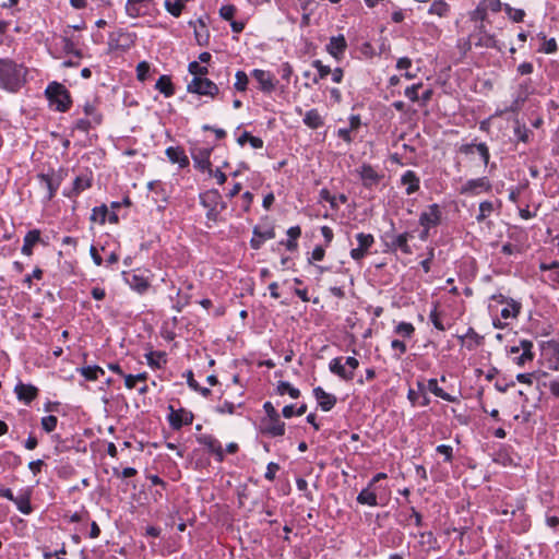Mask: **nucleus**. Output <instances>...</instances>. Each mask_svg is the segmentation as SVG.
<instances>
[{
  "instance_id": "603ef678",
  "label": "nucleus",
  "mask_w": 559,
  "mask_h": 559,
  "mask_svg": "<svg viewBox=\"0 0 559 559\" xmlns=\"http://www.w3.org/2000/svg\"><path fill=\"white\" fill-rule=\"evenodd\" d=\"M429 319H430L431 323L433 324V326L436 329H438L439 331H444L445 330V326L443 325L442 321L439 318V312L437 311V308H435L430 312Z\"/></svg>"
},
{
  "instance_id": "9d476101",
  "label": "nucleus",
  "mask_w": 559,
  "mask_h": 559,
  "mask_svg": "<svg viewBox=\"0 0 559 559\" xmlns=\"http://www.w3.org/2000/svg\"><path fill=\"white\" fill-rule=\"evenodd\" d=\"M169 423L174 429H179L183 425H190L193 421V415L191 412L183 408L175 411L170 407Z\"/></svg>"
},
{
  "instance_id": "6ab92c4d",
  "label": "nucleus",
  "mask_w": 559,
  "mask_h": 559,
  "mask_svg": "<svg viewBox=\"0 0 559 559\" xmlns=\"http://www.w3.org/2000/svg\"><path fill=\"white\" fill-rule=\"evenodd\" d=\"M200 442L214 453L218 461H223L224 451L221 442L213 436H202Z\"/></svg>"
},
{
  "instance_id": "49530a36",
  "label": "nucleus",
  "mask_w": 559,
  "mask_h": 559,
  "mask_svg": "<svg viewBox=\"0 0 559 559\" xmlns=\"http://www.w3.org/2000/svg\"><path fill=\"white\" fill-rule=\"evenodd\" d=\"M514 133L518 140L522 142L528 141L530 130L524 124H520L519 121H516V126L514 127Z\"/></svg>"
},
{
  "instance_id": "774afa93",
  "label": "nucleus",
  "mask_w": 559,
  "mask_h": 559,
  "mask_svg": "<svg viewBox=\"0 0 559 559\" xmlns=\"http://www.w3.org/2000/svg\"><path fill=\"white\" fill-rule=\"evenodd\" d=\"M550 272L551 280L559 284V264H554L550 267Z\"/></svg>"
},
{
  "instance_id": "4d7b16f0",
  "label": "nucleus",
  "mask_w": 559,
  "mask_h": 559,
  "mask_svg": "<svg viewBox=\"0 0 559 559\" xmlns=\"http://www.w3.org/2000/svg\"><path fill=\"white\" fill-rule=\"evenodd\" d=\"M193 159H194V163L198 165V167L201 169H205L210 166L207 152H205L202 157L193 156Z\"/></svg>"
},
{
  "instance_id": "680f3d73",
  "label": "nucleus",
  "mask_w": 559,
  "mask_h": 559,
  "mask_svg": "<svg viewBox=\"0 0 559 559\" xmlns=\"http://www.w3.org/2000/svg\"><path fill=\"white\" fill-rule=\"evenodd\" d=\"M391 347L395 350H399V356H397L399 358L401 357V355H403L406 352L405 343L400 340H393L391 342Z\"/></svg>"
},
{
  "instance_id": "f03ea898",
  "label": "nucleus",
  "mask_w": 559,
  "mask_h": 559,
  "mask_svg": "<svg viewBox=\"0 0 559 559\" xmlns=\"http://www.w3.org/2000/svg\"><path fill=\"white\" fill-rule=\"evenodd\" d=\"M359 367V361L355 357H336L330 361L329 369L332 373L342 380L350 381L354 379L355 370Z\"/></svg>"
},
{
  "instance_id": "6e6d98bb",
  "label": "nucleus",
  "mask_w": 559,
  "mask_h": 559,
  "mask_svg": "<svg viewBox=\"0 0 559 559\" xmlns=\"http://www.w3.org/2000/svg\"><path fill=\"white\" fill-rule=\"evenodd\" d=\"M481 4L487 9V11L490 10L492 12H498L501 8L500 0H484L481 1Z\"/></svg>"
},
{
  "instance_id": "79ce46f5",
  "label": "nucleus",
  "mask_w": 559,
  "mask_h": 559,
  "mask_svg": "<svg viewBox=\"0 0 559 559\" xmlns=\"http://www.w3.org/2000/svg\"><path fill=\"white\" fill-rule=\"evenodd\" d=\"M235 78V88L240 92L246 91L249 82L248 75L243 71H237Z\"/></svg>"
},
{
  "instance_id": "393cba45",
  "label": "nucleus",
  "mask_w": 559,
  "mask_h": 559,
  "mask_svg": "<svg viewBox=\"0 0 559 559\" xmlns=\"http://www.w3.org/2000/svg\"><path fill=\"white\" fill-rule=\"evenodd\" d=\"M155 87L156 90H158L162 94H164L166 97H170L174 95L175 93V90H174V85L171 83V80L169 76L167 75H162L156 84H155Z\"/></svg>"
},
{
  "instance_id": "f704fd0d",
  "label": "nucleus",
  "mask_w": 559,
  "mask_h": 559,
  "mask_svg": "<svg viewBox=\"0 0 559 559\" xmlns=\"http://www.w3.org/2000/svg\"><path fill=\"white\" fill-rule=\"evenodd\" d=\"M81 373L85 379H87L90 381H94V380H97L99 378V376L104 374L105 372L98 366H87V367L82 368Z\"/></svg>"
},
{
  "instance_id": "09e8293b",
  "label": "nucleus",
  "mask_w": 559,
  "mask_h": 559,
  "mask_svg": "<svg viewBox=\"0 0 559 559\" xmlns=\"http://www.w3.org/2000/svg\"><path fill=\"white\" fill-rule=\"evenodd\" d=\"M235 13H236V7L233 4H226L219 9L221 17L226 21H231Z\"/></svg>"
},
{
  "instance_id": "412c9836",
  "label": "nucleus",
  "mask_w": 559,
  "mask_h": 559,
  "mask_svg": "<svg viewBox=\"0 0 559 559\" xmlns=\"http://www.w3.org/2000/svg\"><path fill=\"white\" fill-rule=\"evenodd\" d=\"M40 233L37 229H33L26 234L24 237V245L22 247V253L25 255H31L33 247L39 241Z\"/></svg>"
},
{
  "instance_id": "4be33fe9",
  "label": "nucleus",
  "mask_w": 559,
  "mask_h": 559,
  "mask_svg": "<svg viewBox=\"0 0 559 559\" xmlns=\"http://www.w3.org/2000/svg\"><path fill=\"white\" fill-rule=\"evenodd\" d=\"M15 392L20 400H23L27 403L33 401L37 395V389L31 384L20 383L16 385Z\"/></svg>"
},
{
  "instance_id": "4c0bfd02",
  "label": "nucleus",
  "mask_w": 559,
  "mask_h": 559,
  "mask_svg": "<svg viewBox=\"0 0 559 559\" xmlns=\"http://www.w3.org/2000/svg\"><path fill=\"white\" fill-rule=\"evenodd\" d=\"M520 304L512 301L501 310V317L503 319L515 318L520 312Z\"/></svg>"
},
{
  "instance_id": "e433bc0d",
  "label": "nucleus",
  "mask_w": 559,
  "mask_h": 559,
  "mask_svg": "<svg viewBox=\"0 0 559 559\" xmlns=\"http://www.w3.org/2000/svg\"><path fill=\"white\" fill-rule=\"evenodd\" d=\"M493 211V204L490 201H484L479 204V213L476 216L478 222L485 221Z\"/></svg>"
},
{
  "instance_id": "f3484780",
  "label": "nucleus",
  "mask_w": 559,
  "mask_h": 559,
  "mask_svg": "<svg viewBox=\"0 0 559 559\" xmlns=\"http://www.w3.org/2000/svg\"><path fill=\"white\" fill-rule=\"evenodd\" d=\"M166 155L173 164H178L181 168L189 165V158L180 147H168L166 150Z\"/></svg>"
},
{
  "instance_id": "39448f33",
  "label": "nucleus",
  "mask_w": 559,
  "mask_h": 559,
  "mask_svg": "<svg viewBox=\"0 0 559 559\" xmlns=\"http://www.w3.org/2000/svg\"><path fill=\"white\" fill-rule=\"evenodd\" d=\"M471 17L474 21L481 22V24L478 26V31H479V33L484 34V37L479 38V41L476 43V45H478V46H486V47L492 46L493 45V38L491 36H489V35H486L485 25L483 24V22L487 17V9L481 4V2H479L477 8L472 12Z\"/></svg>"
},
{
  "instance_id": "ea45409f",
  "label": "nucleus",
  "mask_w": 559,
  "mask_h": 559,
  "mask_svg": "<svg viewBox=\"0 0 559 559\" xmlns=\"http://www.w3.org/2000/svg\"><path fill=\"white\" fill-rule=\"evenodd\" d=\"M189 72L193 75V78H204L209 73V69L204 66H201L197 61H192L189 63Z\"/></svg>"
},
{
  "instance_id": "8fccbe9b",
  "label": "nucleus",
  "mask_w": 559,
  "mask_h": 559,
  "mask_svg": "<svg viewBox=\"0 0 559 559\" xmlns=\"http://www.w3.org/2000/svg\"><path fill=\"white\" fill-rule=\"evenodd\" d=\"M150 72V64L146 61H142L136 66V76L140 81H145Z\"/></svg>"
},
{
  "instance_id": "cd10ccee",
  "label": "nucleus",
  "mask_w": 559,
  "mask_h": 559,
  "mask_svg": "<svg viewBox=\"0 0 559 559\" xmlns=\"http://www.w3.org/2000/svg\"><path fill=\"white\" fill-rule=\"evenodd\" d=\"M428 390L431 393H433L436 396L441 397L444 401H448V402H455L456 401V399L454 396L448 394L447 392L443 391V389H441L438 385L437 379L428 380Z\"/></svg>"
},
{
  "instance_id": "13d9d810",
  "label": "nucleus",
  "mask_w": 559,
  "mask_h": 559,
  "mask_svg": "<svg viewBox=\"0 0 559 559\" xmlns=\"http://www.w3.org/2000/svg\"><path fill=\"white\" fill-rule=\"evenodd\" d=\"M278 465L276 463H269L265 472V478L269 480H273L275 478V475L278 471Z\"/></svg>"
},
{
  "instance_id": "6e6552de",
  "label": "nucleus",
  "mask_w": 559,
  "mask_h": 559,
  "mask_svg": "<svg viewBox=\"0 0 559 559\" xmlns=\"http://www.w3.org/2000/svg\"><path fill=\"white\" fill-rule=\"evenodd\" d=\"M491 189L490 181L486 177L471 179L466 181L462 188L461 193L463 194H478L483 191H489Z\"/></svg>"
},
{
  "instance_id": "5701e85b",
  "label": "nucleus",
  "mask_w": 559,
  "mask_h": 559,
  "mask_svg": "<svg viewBox=\"0 0 559 559\" xmlns=\"http://www.w3.org/2000/svg\"><path fill=\"white\" fill-rule=\"evenodd\" d=\"M402 183L406 186V193L412 194L416 192L419 188V179L416 177L415 173L412 170H407L402 176Z\"/></svg>"
},
{
  "instance_id": "864d4df0",
  "label": "nucleus",
  "mask_w": 559,
  "mask_h": 559,
  "mask_svg": "<svg viewBox=\"0 0 559 559\" xmlns=\"http://www.w3.org/2000/svg\"><path fill=\"white\" fill-rule=\"evenodd\" d=\"M475 148L478 152V154L480 155L484 164L487 165L489 162V157H490L489 150H488L487 145L485 143H479V144L475 145Z\"/></svg>"
},
{
  "instance_id": "72a5a7b5",
  "label": "nucleus",
  "mask_w": 559,
  "mask_h": 559,
  "mask_svg": "<svg viewBox=\"0 0 559 559\" xmlns=\"http://www.w3.org/2000/svg\"><path fill=\"white\" fill-rule=\"evenodd\" d=\"M277 393L280 395L288 394L292 399H298L300 395V391L286 381L278 382Z\"/></svg>"
},
{
  "instance_id": "bb28decb",
  "label": "nucleus",
  "mask_w": 559,
  "mask_h": 559,
  "mask_svg": "<svg viewBox=\"0 0 559 559\" xmlns=\"http://www.w3.org/2000/svg\"><path fill=\"white\" fill-rule=\"evenodd\" d=\"M371 487H367L362 489L357 496V501L360 504H367L370 507H376L378 504L377 495L370 490Z\"/></svg>"
},
{
  "instance_id": "9b49d317",
  "label": "nucleus",
  "mask_w": 559,
  "mask_h": 559,
  "mask_svg": "<svg viewBox=\"0 0 559 559\" xmlns=\"http://www.w3.org/2000/svg\"><path fill=\"white\" fill-rule=\"evenodd\" d=\"M347 48L346 39L343 35L333 36L326 45V51L336 60H341Z\"/></svg>"
},
{
  "instance_id": "ddd939ff",
  "label": "nucleus",
  "mask_w": 559,
  "mask_h": 559,
  "mask_svg": "<svg viewBox=\"0 0 559 559\" xmlns=\"http://www.w3.org/2000/svg\"><path fill=\"white\" fill-rule=\"evenodd\" d=\"M313 395L322 411L329 412L336 404V397L325 392L321 386L313 389Z\"/></svg>"
},
{
  "instance_id": "dca6fc26",
  "label": "nucleus",
  "mask_w": 559,
  "mask_h": 559,
  "mask_svg": "<svg viewBox=\"0 0 559 559\" xmlns=\"http://www.w3.org/2000/svg\"><path fill=\"white\" fill-rule=\"evenodd\" d=\"M189 24L194 29V36H195L197 43L200 46H206L209 44L210 33H209L205 22L202 19H199L195 22H192V21L189 22Z\"/></svg>"
},
{
  "instance_id": "473e14b6",
  "label": "nucleus",
  "mask_w": 559,
  "mask_h": 559,
  "mask_svg": "<svg viewBox=\"0 0 559 559\" xmlns=\"http://www.w3.org/2000/svg\"><path fill=\"white\" fill-rule=\"evenodd\" d=\"M392 247L394 249H400L404 253H411V247L408 246V234H400L395 236L394 240L392 241Z\"/></svg>"
},
{
  "instance_id": "7c9ffc66",
  "label": "nucleus",
  "mask_w": 559,
  "mask_h": 559,
  "mask_svg": "<svg viewBox=\"0 0 559 559\" xmlns=\"http://www.w3.org/2000/svg\"><path fill=\"white\" fill-rule=\"evenodd\" d=\"M127 281L131 288L138 293H144L148 287L147 280L136 274L131 275Z\"/></svg>"
},
{
  "instance_id": "37998d69",
  "label": "nucleus",
  "mask_w": 559,
  "mask_h": 559,
  "mask_svg": "<svg viewBox=\"0 0 559 559\" xmlns=\"http://www.w3.org/2000/svg\"><path fill=\"white\" fill-rule=\"evenodd\" d=\"M58 418L53 415H48L41 418V427L45 431L51 432L56 429Z\"/></svg>"
},
{
  "instance_id": "f257e3e1",
  "label": "nucleus",
  "mask_w": 559,
  "mask_h": 559,
  "mask_svg": "<svg viewBox=\"0 0 559 559\" xmlns=\"http://www.w3.org/2000/svg\"><path fill=\"white\" fill-rule=\"evenodd\" d=\"M25 69L11 60H0V87L16 92L25 81Z\"/></svg>"
},
{
  "instance_id": "7ed1b4c3",
  "label": "nucleus",
  "mask_w": 559,
  "mask_h": 559,
  "mask_svg": "<svg viewBox=\"0 0 559 559\" xmlns=\"http://www.w3.org/2000/svg\"><path fill=\"white\" fill-rule=\"evenodd\" d=\"M46 95L50 103L59 111H66L70 106V95L66 87L59 83H50L46 88Z\"/></svg>"
},
{
  "instance_id": "c9c22d12",
  "label": "nucleus",
  "mask_w": 559,
  "mask_h": 559,
  "mask_svg": "<svg viewBox=\"0 0 559 559\" xmlns=\"http://www.w3.org/2000/svg\"><path fill=\"white\" fill-rule=\"evenodd\" d=\"M108 210L106 205L94 207L91 214V221L99 224L106 222Z\"/></svg>"
},
{
  "instance_id": "338daca9",
  "label": "nucleus",
  "mask_w": 559,
  "mask_h": 559,
  "mask_svg": "<svg viewBox=\"0 0 559 559\" xmlns=\"http://www.w3.org/2000/svg\"><path fill=\"white\" fill-rule=\"evenodd\" d=\"M44 465V461L41 460H37V461H32L28 463V468L34 473V474H37L40 472L41 467Z\"/></svg>"
},
{
  "instance_id": "a18cd8bd",
  "label": "nucleus",
  "mask_w": 559,
  "mask_h": 559,
  "mask_svg": "<svg viewBox=\"0 0 559 559\" xmlns=\"http://www.w3.org/2000/svg\"><path fill=\"white\" fill-rule=\"evenodd\" d=\"M146 380V373H139V374H128L124 376V384L128 389H133L138 381H145Z\"/></svg>"
},
{
  "instance_id": "b1692460",
  "label": "nucleus",
  "mask_w": 559,
  "mask_h": 559,
  "mask_svg": "<svg viewBox=\"0 0 559 559\" xmlns=\"http://www.w3.org/2000/svg\"><path fill=\"white\" fill-rule=\"evenodd\" d=\"M359 174L364 185L367 187L376 185L379 180L377 171L370 165H364Z\"/></svg>"
},
{
  "instance_id": "20e7f679",
  "label": "nucleus",
  "mask_w": 559,
  "mask_h": 559,
  "mask_svg": "<svg viewBox=\"0 0 559 559\" xmlns=\"http://www.w3.org/2000/svg\"><path fill=\"white\" fill-rule=\"evenodd\" d=\"M188 91L199 95L215 97L218 94V86L206 78H193L188 84Z\"/></svg>"
},
{
  "instance_id": "3c124183",
  "label": "nucleus",
  "mask_w": 559,
  "mask_h": 559,
  "mask_svg": "<svg viewBox=\"0 0 559 559\" xmlns=\"http://www.w3.org/2000/svg\"><path fill=\"white\" fill-rule=\"evenodd\" d=\"M312 66L318 70L319 79H324L331 73L330 67L324 66L320 60H314Z\"/></svg>"
},
{
  "instance_id": "c03bdc74",
  "label": "nucleus",
  "mask_w": 559,
  "mask_h": 559,
  "mask_svg": "<svg viewBox=\"0 0 559 559\" xmlns=\"http://www.w3.org/2000/svg\"><path fill=\"white\" fill-rule=\"evenodd\" d=\"M91 187V179L87 177H76L73 183L75 193H80Z\"/></svg>"
},
{
  "instance_id": "a211bd4d",
  "label": "nucleus",
  "mask_w": 559,
  "mask_h": 559,
  "mask_svg": "<svg viewBox=\"0 0 559 559\" xmlns=\"http://www.w3.org/2000/svg\"><path fill=\"white\" fill-rule=\"evenodd\" d=\"M38 179L40 181L41 188L47 191V199H52L59 188V180L46 174H40Z\"/></svg>"
},
{
  "instance_id": "423d86ee",
  "label": "nucleus",
  "mask_w": 559,
  "mask_h": 559,
  "mask_svg": "<svg viewBox=\"0 0 559 559\" xmlns=\"http://www.w3.org/2000/svg\"><path fill=\"white\" fill-rule=\"evenodd\" d=\"M358 247L350 250V257L355 261L361 260L368 252V250L374 243V238L371 234L359 233L356 236Z\"/></svg>"
},
{
  "instance_id": "5fc2aeb1",
  "label": "nucleus",
  "mask_w": 559,
  "mask_h": 559,
  "mask_svg": "<svg viewBox=\"0 0 559 559\" xmlns=\"http://www.w3.org/2000/svg\"><path fill=\"white\" fill-rule=\"evenodd\" d=\"M421 85L420 84H414L405 90V96L411 99L412 102L418 100V90Z\"/></svg>"
},
{
  "instance_id": "1a4fd4ad",
  "label": "nucleus",
  "mask_w": 559,
  "mask_h": 559,
  "mask_svg": "<svg viewBox=\"0 0 559 559\" xmlns=\"http://www.w3.org/2000/svg\"><path fill=\"white\" fill-rule=\"evenodd\" d=\"M153 0H127L126 13L130 17H139L148 13Z\"/></svg>"
},
{
  "instance_id": "2eb2a0df",
  "label": "nucleus",
  "mask_w": 559,
  "mask_h": 559,
  "mask_svg": "<svg viewBox=\"0 0 559 559\" xmlns=\"http://www.w3.org/2000/svg\"><path fill=\"white\" fill-rule=\"evenodd\" d=\"M200 200L201 204L206 209L221 207V210H224L226 207L221 194L216 190L206 191L200 195Z\"/></svg>"
},
{
  "instance_id": "69168bd1",
  "label": "nucleus",
  "mask_w": 559,
  "mask_h": 559,
  "mask_svg": "<svg viewBox=\"0 0 559 559\" xmlns=\"http://www.w3.org/2000/svg\"><path fill=\"white\" fill-rule=\"evenodd\" d=\"M325 251L322 247H316L311 252V260L321 261L323 260Z\"/></svg>"
},
{
  "instance_id": "c85d7f7f",
  "label": "nucleus",
  "mask_w": 559,
  "mask_h": 559,
  "mask_svg": "<svg viewBox=\"0 0 559 559\" xmlns=\"http://www.w3.org/2000/svg\"><path fill=\"white\" fill-rule=\"evenodd\" d=\"M20 512L23 514H29L32 512L29 495L27 492H23L15 497L13 501Z\"/></svg>"
},
{
  "instance_id": "a19ab883",
  "label": "nucleus",
  "mask_w": 559,
  "mask_h": 559,
  "mask_svg": "<svg viewBox=\"0 0 559 559\" xmlns=\"http://www.w3.org/2000/svg\"><path fill=\"white\" fill-rule=\"evenodd\" d=\"M62 43H63L62 48H63V50H64L67 53H72V55H74V56H75V57H78V58H82V52H81V50H78V49L75 48V43L73 41V39H71V38H69V37H67V36H64V37L62 38Z\"/></svg>"
},
{
  "instance_id": "aec40b11",
  "label": "nucleus",
  "mask_w": 559,
  "mask_h": 559,
  "mask_svg": "<svg viewBox=\"0 0 559 559\" xmlns=\"http://www.w3.org/2000/svg\"><path fill=\"white\" fill-rule=\"evenodd\" d=\"M521 348H522V354L515 358V362L519 366H524L527 361H531L534 358V353L532 350L533 343L531 341L523 340V341H521Z\"/></svg>"
},
{
  "instance_id": "f8f14e48",
  "label": "nucleus",
  "mask_w": 559,
  "mask_h": 559,
  "mask_svg": "<svg viewBox=\"0 0 559 559\" xmlns=\"http://www.w3.org/2000/svg\"><path fill=\"white\" fill-rule=\"evenodd\" d=\"M263 431L272 437L283 436L285 433V424L280 419V415L264 419Z\"/></svg>"
},
{
  "instance_id": "58836bf2",
  "label": "nucleus",
  "mask_w": 559,
  "mask_h": 559,
  "mask_svg": "<svg viewBox=\"0 0 559 559\" xmlns=\"http://www.w3.org/2000/svg\"><path fill=\"white\" fill-rule=\"evenodd\" d=\"M415 332V328L412 323L401 322L395 328V333L402 335L403 337H412Z\"/></svg>"
},
{
  "instance_id": "4468645a",
  "label": "nucleus",
  "mask_w": 559,
  "mask_h": 559,
  "mask_svg": "<svg viewBox=\"0 0 559 559\" xmlns=\"http://www.w3.org/2000/svg\"><path fill=\"white\" fill-rule=\"evenodd\" d=\"M252 76L258 81L263 92L271 93L275 88L274 79L270 72L255 69L252 71Z\"/></svg>"
},
{
  "instance_id": "0e129e2a",
  "label": "nucleus",
  "mask_w": 559,
  "mask_h": 559,
  "mask_svg": "<svg viewBox=\"0 0 559 559\" xmlns=\"http://www.w3.org/2000/svg\"><path fill=\"white\" fill-rule=\"evenodd\" d=\"M292 73H293V68L290 67V64L287 62L283 63L281 67L282 79L288 81L290 79Z\"/></svg>"
},
{
  "instance_id": "2f4dec72",
  "label": "nucleus",
  "mask_w": 559,
  "mask_h": 559,
  "mask_svg": "<svg viewBox=\"0 0 559 559\" xmlns=\"http://www.w3.org/2000/svg\"><path fill=\"white\" fill-rule=\"evenodd\" d=\"M450 10L449 4L444 0H435L429 8V14L445 16Z\"/></svg>"
},
{
  "instance_id": "e2e57ef3",
  "label": "nucleus",
  "mask_w": 559,
  "mask_h": 559,
  "mask_svg": "<svg viewBox=\"0 0 559 559\" xmlns=\"http://www.w3.org/2000/svg\"><path fill=\"white\" fill-rule=\"evenodd\" d=\"M557 50V43L554 38L544 44L543 51L545 53H554Z\"/></svg>"
},
{
  "instance_id": "c756f323",
  "label": "nucleus",
  "mask_w": 559,
  "mask_h": 559,
  "mask_svg": "<svg viewBox=\"0 0 559 559\" xmlns=\"http://www.w3.org/2000/svg\"><path fill=\"white\" fill-rule=\"evenodd\" d=\"M185 5L186 0H165V9L175 17L180 16Z\"/></svg>"
},
{
  "instance_id": "de8ad7c7",
  "label": "nucleus",
  "mask_w": 559,
  "mask_h": 559,
  "mask_svg": "<svg viewBox=\"0 0 559 559\" xmlns=\"http://www.w3.org/2000/svg\"><path fill=\"white\" fill-rule=\"evenodd\" d=\"M84 112L86 116L88 117H92V121L95 123V124H98L100 123L102 121V117L96 112V108L93 104H85L84 105Z\"/></svg>"
},
{
  "instance_id": "0eeeda50",
  "label": "nucleus",
  "mask_w": 559,
  "mask_h": 559,
  "mask_svg": "<svg viewBox=\"0 0 559 559\" xmlns=\"http://www.w3.org/2000/svg\"><path fill=\"white\" fill-rule=\"evenodd\" d=\"M441 221V211L438 204H431L419 216V224L424 228H431L439 225Z\"/></svg>"
},
{
  "instance_id": "bf43d9fd",
  "label": "nucleus",
  "mask_w": 559,
  "mask_h": 559,
  "mask_svg": "<svg viewBox=\"0 0 559 559\" xmlns=\"http://www.w3.org/2000/svg\"><path fill=\"white\" fill-rule=\"evenodd\" d=\"M235 411V405L231 402L225 401L217 407V412L222 414H233Z\"/></svg>"
},
{
  "instance_id": "a878e982",
  "label": "nucleus",
  "mask_w": 559,
  "mask_h": 559,
  "mask_svg": "<svg viewBox=\"0 0 559 559\" xmlns=\"http://www.w3.org/2000/svg\"><path fill=\"white\" fill-rule=\"evenodd\" d=\"M304 122L307 127L311 129H318L323 124L322 117L320 116L317 109H311L307 111L304 117Z\"/></svg>"
},
{
  "instance_id": "052dcab7",
  "label": "nucleus",
  "mask_w": 559,
  "mask_h": 559,
  "mask_svg": "<svg viewBox=\"0 0 559 559\" xmlns=\"http://www.w3.org/2000/svg\"><path fill=\"white\" fill-rule=\"evenodd\" d=\"M437 452L444 455L447 461L452 459V448L450 445L440 444L437 447Z\"/></svg>"
}]
</instances>
